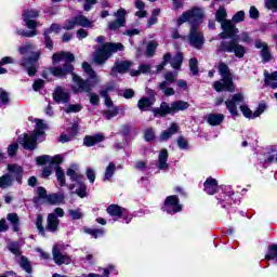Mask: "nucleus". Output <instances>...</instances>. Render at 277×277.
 Wrapping results in <instances>:
<instances>
[{
  "label": "nucleus",
  "mask_w": 277,
  "mask_h": 277,
  "mask_svg": "<svg viewBox=\"0 0 277 277\" xmlns=\"http://www.w3.org/2000/svg\"><path fill=\"white\" fill-rule=\"evenodd\" d=\"M67 176L71 179V181H76L77 183H81L83 181V175L77 173V171L72 168L67 170Z\"/></svg>",
  "instance_id": "obj_42"
},
{
  "label": "nucleus",
  "mask_w": 277,
  "mask_h": 277,
  "mask_svg": "<svg viewBox=\"0 0 277 277\" xmlns=\"http://www.w3.org/2000/svg\"><path fill=\"white\" fill-rule=\"evenodd\" d=\"M217 51L219 53H234L238 60H241V57L246 55V48L239 44L237 39L221 41L220 45L217 47Z\"/></svg>",
  "instance_id": "obj_8"
},
{
  "label": "nucleus",
  "mask_w": 277,
  "mask_h": 277,
  "mask_svg": "<svg viewBox=\"0 0 277 277\" xmlns=\"http://www.w3.org/2000/svg\"><path fill=\"white\" fill-rule=\"evenodd\" d=\"M176 77H179L176 72L169 71L164 74V81H168V83L172 84L176 81Z\"/></svg>",
  "instance_id": "obj_53"
},
{
  "label": "nucleus",
  "mask_w": 277,
  "mask_h": 277,
  "mask_svg": "<svg viewBox=\"0 0 277 277\" xmlns=\"http://www.w3.org/2000/svg\"><path fill=\"white\" fill-rule=\"evenodd\" d=\"M105 140V135L98 133L94 134L93 136H85L83 142L85 146H95V144H98Z\"/></svg>",
  "instance_id": "obj_30"
},
{
  "label": "nucleus",
  "mask_w": 277,
  "mask_h": 277,
  "mask_svg": "<svg viewBox=\"0 0 277 277\" xmlns=\"http://www.w3.org/2000/svg\"><path fill=\"white\" fill-rule=\"evenodd\" d=\"M56 179L61 185V187H64L66 185V176L64 175V171H62V168H56Z\"/></svg>",
  "instance_id": "obj_48"
},
{
  "label": "nucleus",
  "mask_w": 277,
  "mask_h": 277,
  "mask_svg": "<svg viewBox=\"0 0 277 277\" xmlns=\"http://www.w3.org/2000/svg\"><path fill=\"white\" fill-rule=\"evenodd\" d=\"M159 170H168V149H161L158 156Z\"/></svg>",
  "instance_id": "obj_28"
},
{
  "label": "nucleus",
  "mask_w": 277,
  "mask_h": 277,
  "mask_svg": "<svg viewBox=\"0 0 277 277\" xmlns=\"http://www.w3.org/2000/svg\"><path fill=\"white\" fill-rule=\"evenodd\" d=\"M103 116L106 120H111V118H116V116H118V109L105 110Z\"/></svg>",
  "instance_id": "obj_57"
},
{
  "label": "nucleus",
  "mask_w": 277,
  "mask_h": 277,
  "mask_svg": "<svg viewBox=\"0 0 277 277\" xmlns=\"http://www.w3.org/2000/svg\"><path fill=\"white\" fill-rule=\"evenodd\" d=\"M131 68V62L129 61H121L117 62L113 67V72H127Z\"/></svg>",
  "instance_id": "obj_32"
},
{
  "label": "nucleus",
  "mask_w": 277,
  "mask_h": 277,
  "mask_svg": "<svg viewBox=\"0 0 277 277\" xmlns=\"http://www.w3.org/2000/svg\"><path fill=\"white\" fill-rule=\"evenodd\" d=\"M146 75L147 72H150V65L149 64H142L138 66V70L131 71L132 77H137L140 75Z\"/></svg>",
  "instance_id": "obj_40"
},
{
  "label": "nucleus",
  "mask_w": 277,
  "mask_h": 277,
  "mask_svg": "<svg viewBox=\"0 0 277 277\" xmlns=\"http://www.w3.org/2000/svg\"><path fill=\"white\" fill-rule=\"evenodd\" d=\"M189 69L193 75L198 74V60L197 58H190L189 60Z\"/></svg>",
  "instance_id": "obj_54"
},
{
  "label": "nucleus",
  "mask_w": 277,
  "mask_h": 277,
  "mask_svg": "<svg viewBox=\"0 0 277 277\" xmlns=\"http://www.w3.org/2000/svg\"><path fill=\"white\" fill-rule=\"evenodd\" d=\"M53 100L55 103H68L70 101V93L63 87H57L53 92Z\"/></svg>",
  "instance_id": "obj_20"
},
{
  "label": "nucleus",
  "mask_w": 277,
  "mask_h": 277,
  "mask_svg": "<svg viewBox=\"0 0 277 277\" xmlns=\"http://www.w3.org/2000/svg\"><path fill=\"white\" fill-rule=\"evenodd\" d=\"M145 140L146 142H153L155 140V131L151 128L145 131Z\"/></svg>",
  "instance_id": "obj_60"
},
{
  "label": "nucleus",
  "mask_w": 277,
  "mask_h": 277,
  "mask_svg": "<svg viewBox=\"0 0 277 277\" xmlns=\"http://www.w3.org/2000/svg\"><path fill=\"white\" fill-rule=\"evenodd\" d=\"M32 88H34L35 92L42 90V88H44V80H42V79L36 80L32 84Z\"/></svg>",
  "instance_id": "obj_63"
},
{
  "label": "nucleus",
  "mask_w": 277,
  "mask_h": 277,
  "mask_svg": "<svg viewBox=\"0 0 277 277\" xmlns=\"http://www.w3.org/2000/svg\"><path fill=\"white\" fill-rule=\"evenodd\" d=\"M6 220L12 225L14 233H18V230H21V217H18L17 213H9L6 215Z\"/></svg>",
  "instance_id": "obj_27"
},
{
  "label": "nucleus",
  "mask_w": 277,
  "mask_h": 277,
  "mask_svg": "<svg viewBox=\"0 0 277 277\" xmlns=\"http://www.w3.org/2000/svg\"><path fill=\"white\" fill-rule=\"evenodd\" d=\"M243 103V95L241 93H236L233 95L232 100L225 101L226 108L232 116H239L237 110V105Z\"/></svg>",
  "instance_id": "obj_15"
},
{
  "label": "nucleus",
  "mask_w": 277,
  "mask_h": 277,
  "mask_svg": "<svg viewBox=\"0 0 277 277\" xmlns=\"http://www.w3.org/2000/svg\"><path fill=\"white\" fill-rule=\"evenodd\" d=\"M153 105H155V98L150 97H142L137 102L140 111H150V107H153Z\"/></svg>",
  "instance_id": "obj_25"
},
{
  "label": "nucleus",
  "mask_w": 277,
  "mask_h": 277,
  "mask_svg": "<svg viewBox=\"0 0 277 277\" xmlns=\"http://www.w3.org/2000/svg\"><path fill=\"white\" fill-rule=\"evenodd\" d=\"M203 190L206 192V194H209V196L217 194V190L220 189V186L217 185V180L213 177H208L203 183Z\"/></svg>",
  "instance_id": "obj_22"
},
{
  "label": "nucleus",
  "mask_w": 277,
  "mask_h": 277,
  "mask_svg": "<svg viewBox=\"0 0 277 277\" xmlns=\"http://www.w3.org/2000/svg\"><path fill=\"white\" fill-rule=\"evenodd\" d=\"M265 5L267 10H272V12H277V0H266Z\"/></svg>",
  "instance_id": "obj_58"
},
{
  "label": "nucleus",
  "mask_w": 277,
  "mask_h": 277,
  "mask_svg": "<svg viewBox=\"0 0 277 277\" xmlns=\"http://www.w3.org/2000/svg\"><path fill=\"white\" fill-rule=\"evenodd\" d=\"M221 29L223 32L219 34V38L222 40H226V38H233L237 34H239V28L235 25V23L230 19H227L221 24Z\"/></svg>",
  "instance_id": "obj_12"
},
{
  "label": "nucleus",
  "mask_w": 277,
  "mask_h": 277,
  "mask_svg": "<svg viewBox=\"0 0 277 277\" xmlns=\"http://www.w3.org/2000/svg\"><path fill=\"white\" fill-rule=\"evenodd\" d=\"M87 27L92 28L94 25L92 24V21H90L85 15H78L76 17H72L71 19H67L63 28L70 30L75 29V27Z\"/></svg>",
  "instance_id": "obj_10"
},
{
  "label": "nucleus",
  "mask_w": 277,
  "mask_h": 277,
  "mask_svg": "<svg viewBox=\"0 0 277 277\" xmlns=\"http://www.w3.org/2000/svg\"><path fill=\"white\" fill-rule=\"evenodd\" d=\"M185 109H189V103L185 101H175L172 102L171 105L162 102L160 107L153 108L151 111L155 118H166L168 115L174 116V114L185 111Z\"/></svg>",
  "instance_id": "obj_6"
},
{
  "label": "nucleus",
  "mask_w": 277,
  "mask_h": 277,
  "mask_svg": "<svg viewBox=\"0 0 277 277\" xmlns=\"http://www.w3.org/2000/svg\"><path fill=\"white\" fill-rule=\"evenodd\" d=\"M255 49H262L261 57L264 64L272 62V52H269V45H267L266 42H263L260 39L255 40Z\"/></svg>",
  "instance_id": "obj_18"
},
{
  "label": "nucleus",
  "mask_w": 277,
  "mask_h": 277,
  "mask_svg": "<svg viewBox=\"0 0 277 277\" xmlns=\"http://www.w3.org/2000/svg\"><path fill=\"white\" fill-rule=\"evenodd\" d=\"M232 21L234 24L243 23V21H246V12L238 11L236 14H234Z\"/></svg>",
  "instance_id": "obj_49"
},
{
  "label": "nucleus",
  "mask_w": 277,
  "mask_h": 277,
  "mask_svg": "<svg viewBox=\"0 0 277 277\" xmlns=\"http://www.w3.org/2000/svg\"><path fill=\"white\" fill-rule=\"evenodd\" d=\"M82 68L84 72L88 74L90 79H94L95 81H98V79L96 78V71L92 69V66L90 64H88L87 62L82 63Z\"/></svg>",
  "instance_id": "obj_41"
},
{
  "label": "nucleus",
  "mask_w": 277,
  "mask_h": 277,
  "mask_svg": "<svg viewBox=\"0 0 277 277\" xmlns=\"http://www.w3.org/2000/svg\"><path fill=\"white\" fill-rule=\"evenodd\" d=\"M45 202H48V205H62V202H64V195L62 194L48 195Z\"/></svg>",
  "instance_id": "obj_36"
},
{
  "label": "nucleus",
  "mask_w": 277,
  "mask_h": 277,
  "mask_svg": "<svg viewBox=\"0 0 277 277\" xmlns=\"http://www.w3.org/2000/svg\"><path fill=\"white\" fill-rule=\"evenodd\" d=\"M157 47H159V43H157V41L155 40L149 41L146 50L147 57H153V55H155V51H157Z\"/></svg>",
  "instance_id": "obj_43"
},
{
  "label": "nucleus",
  "mask_w": 277,
  "mask_h": 277,
  "mask_svg": "<svg viewBox=\"0 0 277 277\" xmlns=\"http://www.w3.org/2000/svg\"><path fill=\"white\" fill-rule=\"evenodd\" d=\"M40 12L36 11V10H26L23 13V18L24 22L26 23V27H28V29H36V27H38V23L31 18H38Z\"/></svg>",
  "instance_id": "obj_17"
},
{
  "label": "nucleus",
  "mask_w": 277,
  "mask_h": 277,
  "mask_svg": "<svg viewBox=\"0 0 277 277\" xmlns=\"http://www.w3.org/2000/svg\"><path fill=\"white\" fill-rule=\"evenodd\" d=\"M239 40L245 42V44H250L252 42V37H250L249 32L245 31L239 35Z\"/></svg>",
  "instance_id": "obj_56"
},
{
  "label": "nucleus",
  "mask_w": 277,
  "mask_h": 277,
  "mask_svg": "<svg viewBox=\"0 0 277 277\" xmlns=\"http://www.w3.org/2000/svg\"><path fill=\"white\" fill-rule=\"evenodd\" d=\"M249 16L250 18L256 21V18L260 16L259 9H256V6H251L249 10Z\"/></svg>",
  "instance_id": "obj_61"
},
{
  "label": "nucleus",
  "mask_w": 277,
  "mask_h": 277,
  "mask_svg": "<svg viewBox=\"0 0 277 277\" xmlns=\"http://www.w3.org/2000/svg\"><path fill=\"white\" fill-rule=\"evenodd\" d=\"M89 96L91 105H98L101 103V97H98V94L90 93Z\"/></svg>",
  "instance_id": "obj_62"
},
{
  "label": "nucleus",
  "mask_w": 277,
  "mask_h": 277,
  "mask_svg": "<svg viewBox=\"0 0 277 277\" xmlns=\"http://www.w3.org/2000/svg\"><path fill=\"white\" fill-rule=\"evenodd\" d=\"M36 128L32 134H24L19 136V144L23 145V148L26 150H34L36 148V142L40 140L44 141V131H47L48 127L42 119H35Z\"/></svg>",
  "instance_id": "obj_3"
},
{
  "label": "nucleus",
  "mask_w": 277,
  "mask_h": 277,
  "mask_svg": "<svg viewBox=\"0 0 277 277\" xmlns=\"http://www.w3.org/2000/svg\"><path fill=\"white\" fill-rule=\"evenodd\" d=\"M219 74L222 79L213 82L215 92H235V82H233V75L230 68L226 63H219Z\"/></svg>",
  "instance_id": "obj_4"
},
{
  "label": "nucleus",
  "mask_w": 277,
  "mask_h": 277,
  "mask_svg": "<svg viewBox=\"0 0 277 277\" xmlns=\"http://www.w3.org/2000/svg\"><path fill=\"white\" fill-rule=\"evenodd\" d=\"M37 196L34 197L32 202L35 205H42V200L47 201L49 195H47V189L42 186L37 187L36 189Z\"/></svg>",
  "instance_id": "obj_29"
},
{
  "label": "nucleus",
  "mask_w": 277,
  "mask_h": 277,
  "mask_svg": "<svg viewBox=\"0 0 277 277\" xmlns=\"http://www.w3.org/2000/svg\"><path fill=\"white\" fill-rule=\"evenodd\" d=\"M106 211L115 220H118V217H124V215H127V209H123L118 205H110Z\"/></svg>",
  "instance_id": "obj_24"
},
{
  "label": "nucleus",
  "mask_w": 277,
  "mask_h": 277,
  "mask_svg": "<svg viewBox=\"0 0 277 277\" xmlns=\"http://www.w3.org/2000/svg\"><path fill=\"white\" fill-rule=\"evenodd\" d=\"M38 166H45V163H51V156L43 155L36 158Z\"/></svg>",
  "instance_id": "obj_52"
},
{
  "label": "nucleus",
  "mask_w": 277,
  "mask_h": 277,
  "mask_svg": "<svg viewBox=\"0 0 277 277\" xmlns=\"http://www.w3.org/2000/svg\"><path fill=\"white\" fill-rule=\"evenodd\" d=\"M19 265L25 272H27V274H31V264L29 263V260H27V258L22 256Z\"/></svg>",
  "instance_id": "obj_47"
},
{
  "label": "nucleus",
  "mask_w": 277,
  "mask_h": 277,
  "mask_svg": "<svg viewBox=\"0 0 277 277\" xmlns=\"http://www.w3.org/2000/svg\"><path fill=\"white\" fill-rule=\"evenodd\" d=\"M181 64H183V54L177 52L176 55L171 60V66L172 68H175V70H179V68H181Z\"/></svg>",
  "instance_id": "obj_38"
},
{
  "label": "nucleus",
  "mask_w": 277,
  "mask_h": 277,
  "mask_svg": "<svg viewBox=\"0 0 277 277\" xmlns=\"http://www.w3.org/2000/svg\"><path fill=\"white\" fill-rule=\"evenodd\" d=\"M183 207L179 203V197L176 195H171L164 200V211L173 215V213H179L182 211Z\"/></svg>",
  "instance_id": "obj_13"
},
{
  "label": "nucleus",
  "mask_w": 277,
  "mask_h": 277,
  "mask_svg": "<svg viewBox=\"0 0 277 277\" xmlns=\"http://www.w3.org/2000/svg\"><path fill=\"white\" fill-rule=\"evenodd\" d=\"M265 109H267V106L265 104H260L258 109L252 113V110H250V108L246 106V104L240 105V110L246 118H259V116H261V114H263Z\"/></svg>",
  "instance_id": "obj_19"
},
{
  "label": "nucleus",
  "mask_w": 277,
  "mask_h": 277,
  "mask_svg": "<svg viewBox=\"0 0 277 277\" xmlns=\"http://www.w3.org/2000/svg\"><path fill=\"white\" fill-rule=\"evenodd\" d=\"M43 222H44V219L42 217V214H38L35 224L39 234L44 236L47 228L44 229V225H42Z\"/></svg>",
  "instance_id": "obj_44"
},
{
  "label": "nucleus",
  "mask_w": 277,
  "mask_h": 277,
  "mask_svg": "<svg viewBox=\"0 0 277 277\" xmlns=\"http://www.w3.org/2000/svg\"><path fill=\"white\" fill-rule=\"evenodd\" d=\"M53 64H60V62H64L63 67H50L49 72L53 75V77H66L69 72H72V64L75 62V55L70 52H60L55 53L52 56Z\"/></svg>",
  "instance_id": "obj_2"
},
{
  "label": "nucleus",
  "mask_w": 277,
  "mask_h": 277,
  "mask_svg": "<svg viewBox=\"0 0 277 277\" xmlns=\"http://www.w3.org/2000/svg\"><path fill=\"white\" fill-rule=\"evenodd\" d=\"M226 18H228V12H226V8L220 6L215 13L216 23H221L222 25L223 23H225V21H228Z\"/></svg>",
  "instance_id": "obj_35"
},
{
  "label": "nucleus",
  "mask_w": 277,
  "mask_h": 277,
  "mask_svg": "<svg viewBox=\"0 0 277 277\" xmlns=\"http://www.w3.org/2000/svg\"><path fill=\"white\" fill-rule=\"evenodd\" d=\"M12 185H14V177L12 174L6 173L0 176V189H8L9 187H12Z\"/></svg>",
  "instance_id": "obj_31"
},
{
  "label": "nucleus",
  "mask_w": 277,
  "mask_h": 277,
  "mask_svg": "<svg viewBox=\"0 0 277 277\" xmlns=\"http://www.w3.org/2000/svg\"><path fill=\"white\" fill-rule=\"evenodd\" d=\"M68 215L71 220H81V217H83V212L79 209L68 210Z\"/></svg>",
  "instance_id": "obj_51"
},
{
  "label": "nucleus",
  "mask_w": 277,
  "mask_h": 277,
  "mask_svg": "<svg viewBox=\"0 0 277 277\" xmlns=\"http://www.w3.org/2000/svg\"><path fill=\"white\" fill-rule=\"evenodd\" d=\"M264 85L266 88H272L276 90L277 88V71L269 74V71L264 70Z\"/></svg>",
  "instance_id": "obj_23"
},
{
  "label": "nucleus",
  "mask_w": 277,
  "mask_h": 277,
  "mask_svg": "<svg viewBox=\"0 0 277 277\" xmlns=\"http://www.w3.org/2000/svg\"><path fill=\"white\" fill-rule=\"evenodd\" d=\"M92 5H96V0H85L83 5L84 11L90 12V10H92Z\"/></svg>",
  "instance_id": "obj_64"
},
{
  "label": "nucleus",
  "mask_w": 277,
  "mask_h": 277,
  "mask_svg": "<svg viewBox=\"0 0 277 277\" xmlns=\"http://www.w3.org/2000/svg\"><path fill=\"white\" fill-rule=\"evenodd\" d=\"M115 172H116V164L114 162H110L105 170L104 181H111V177L114 176Z\"/></svg>",
  "instance_id": "obj_39"
},
{
  "label": "nucleus",
  "mask_w": 277,
  "mask_h": 277,
  "mask_svg": "<svg viewBox=\"0 0 277 277\" xmlns=\"http://www.w3.org/2000/svg\"><path fill=\"white\" fill-rule=\"evenodd\" d=\"M188 42L194 49H202V45L205 44V36L198 30L197 26H190Z\"/></svg>",
  "instance_id": "obj_11"
},
{
  "label": "nucleus",
  "mask_w": 277,
  "mask_h": 277,
  "mask_svg": "<svg viewBox=\"0 0 277 277\" xmlns=\"http://www.w3.org/2000/svg\"><path fill=\"white\" fill-rule=\"evenodd\" d=\"M118 51H124L122 43L106 42L95 50L93 53V62L103 65L114 53H118Z\"/></svg>",
  "instance_id": "obj_5"
},
{
  "label": "nucleus",
  "mask_w": 277,
  "mask_h": 277,
  "mask_svg": "<svg viewBox=\"0 0 277 277\" xmlns=\"http://www.w3.org/2000/svg\"><path fill=\"white\" fill-rule=\"evenodd\" d=\"M60 228V219L54 213H50L47 217L45 230L48 233H57Z\"/></svg>",
  "instance_id": "obj_21"
},
{
  "label": "nucleus",
  "mask_w": 277,
  "mask_h": 277,
  "mask_svg": "<svg viewBox=\"0 0 277 277\" xmlns=\"http://www.w3.org/2000/svg\"><path fill=\"white\" fill-rule=\"evenodd\" d=\"M83 109L80 104H70L68 108H65L66 114H79Z\"/></svg>",
  "instance_id": "obj_46"
},
{
  "label": "nucleus",
  "mask_w": 277,
  "mask_h": 277,
  "mask_svg": "<svg viewBox=\"0 0 277 277\" xmlns=\"http://www.w3.org/2000/svg\"><path fill=\"white\" fill-rule=\"evenodd\" d=\"M177 131L179 126L176 123H171V127L160 135V141L166 142V140H170V137H172V135H174V133Z\"/></svg>",
  "instance_id": "obj_34"
},
{
  "label": "nucleus",
  "mask_w": 277,
  "mask_h": 277,
  "mask_svg": "<svg viewBox=\"0 0 277 277\" xmlns=\"http://www.w3.org/2000/svg\"><path fill=\"white\" fill-rule=\"evenodd\" d=\"M116 21L108 23V29L110 31H116L117 29H120V27H124V24L127 23V10L119 9L116 13Z\"/></svg>",
  "instance_id": "obj_14"
},
{
  "label": "nucleus",
  "mask_w": 277,
  "mask_h": 277,
  "mask_svg": "<svg viewBox=\"0 0 277 277\" xmlns=\"http://www.w3.org/2000/svg\"><path fill=\"white\" fill-rule=\"evenodd\" d=\"M170 85H171L170 82L163 80L158 84V89L162 91L164 96H174L175 94L174 89Z\"/></svg>",
  "instance_id": "obj_33"
},
{
  "label": "nucleus",
  "mask_w": 277,
  "mask_h": 277,
  "mask_svg": "<svg viewBox=\"0 0 277 277\" xmlns=\"http://www.w3.org/2000/svg\"><path fill=\"white\" fill-rule=\"evenodd\" d=\"M52 254L54 263H56V265H70L72 261L70 256H68V254H64L62 253V251H60V247L57 245L53 247Z\"/></svg>",
  "instance_id": "obj_16"
},
{
  "label": "nucleus",
  "mask_w": 277,
  "mask_h": 277,
  "mask_svg": "<svg viewBox=\"0 0 277 277\" xmlns=\"http://www.w3.org/2000/svg\"><path fill=\"white\" fill-rule=\"evenodd\" d=\"M8 171L10 174H14L17 181H21V176L23 175V167L18 164H8Z\"/></svg>",
  "instance_id": "obj_37"
},
{
  "label": "nucleus",
  "mask_w": 277,
  "mask_h": 277,
  "mask_svg": "<svg viewBox=\"0 0 277 277\" xmlns=\"http://www.w3.org/2000/svg\"><path fill=\"white\" fill-rule=\"evenodd\" d=\"M21 55H24L21 65L27 69L29 77L36 75V62L40 60V52H36V45L32 43H25L18 49Z\"/></svg>",
  "instance_id": "obj_1"
},
{
  "label": "nucleus",
  "mask_w": 277,
  "mask_h": 277,
  "mask_svg": "<svg viewBox=\"0 0 277 277\" xmlns=\"http://www.w3.org/2000/svg\"><path fill=\"white\" fill-rule=\"evenodd\" d=\"M79 183V188L76 189L75 194L79 196V198H85L88 196V186L82 183V181L78 182Z\"/></svg>",
  "instance_id": "obj_45"
},
{
  "label": "nucleus",
  "mask_w": 277,
  "mask_h": 277,
  "mask_svg": "<svg viewBox=\"0 0 277 277\" xmlns=\"http://www.w3.org/2000/svg\"><path fill=\"white\" fill-rule=\"evenodd\" d=\"M0 103L2 105H10V93L3 89H0Z\"/></svg>",
  "instance_id": "obj_50"
},
{
  "label": "nucleus",
  "mask_w": 277,
  "mask_h": 277,
  "mask_svg": "<svg viewBox=\"0 0 277 277\" xmlns=\"http://www.w3.org/2000/svg\"><path fill=\"white\" fill-rule=\"evenodd\" d=\"M85 174L90 183H94V181H96V172H94L92 168H88Z\"/></svg>",
  "instance_id": "obj_59"
},
{
  "label": "nucleus",
  "mask_w": 277,
  "mask_h": 277,
  "mask_svg": "<svg viewBox=\"0 0 277 277\" xmlns=\"http://www.w3.org/2000/svg\"><path fill=\"white\" fill-rule=\"evenodd\" d=\"M74 84L71 87V90L75 92V94H90L92 92V83L89 82V80H83L81 77H79L77 74H71Z\"/></svg>",
  "instance_id": "obj_9"
},
{
  "label": "nucleus",
  "mask_w": 277,
  "mask_h": 277,
  "mask_svg": "<svg viewBox=\"0 0 277 277\" xmlns=\"http://www.w3.org/2000/svg\"><path fill=\"white\" fill-rule=\"evenodd\" d=\"M225 116L223 114H209L207 116V122L211 127H220L224 122Z\"/></svg>",
  "instance_id": "obj_26"
},
{
  "label": "nucleus",
  "mask_w": 277,
  "mask_h": 277,
  "mask_svg": "<svg viewBox=\"0 0 277 277\" xmlns=\"http://www.w3.org/2000/svg\"><path fill=\"white\" fill-rule=\"evenodd\" d=\"M202 18H205V11L200 8H193L182 13L177 19V25L181 27L183 23H189L190 27H198L202 23Z\"/></svg>",
  "instance_id": "obj_7"
},
{
  "label": "nucleus",
  "mask_w": 277,
  "mask_h": 277,
  "mask_svg": "<svg viewBox=\"0 0 277 277\" xmlns=\"http://www.w3.org/2000/svg\"><path fill=\"white\" fill-rule=\"evenodd\" d=\"M17 151H18V143H13L9 145L8 147L9 157H14V155H16Z\"/></svg>",
  "instance_id": "obj_55"
}]
</instances>
